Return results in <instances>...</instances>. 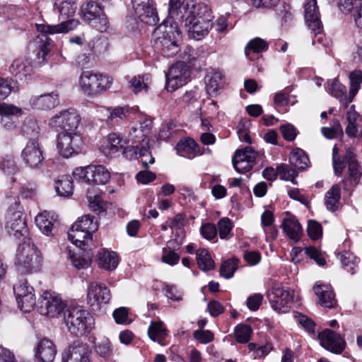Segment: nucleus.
Returning a JSON list of instances; mask_svg holds the SVG:
<instances>
[{
    "instance_id": "nucleus-34",
    "label": "nucleus",
    "mask_w": 362,
    "mask_h": 362,
    "mask_svg": "<svg viewBox=\"0 0 362 362\" xmlns=\"http://www.w3.org/2000/svg\"><path fill=\"white\" fill-rule=\"evenodd\" d=\"M106 111L107 112L106 122L111 126L118 124L129 115V109L126 106L110 107H107Z\"/></svg>"
},
{
    "instance_id": "nucleus-25",
    "label": "nucleus",
    "mask_w": 362,
    "mask_h": 362,
    "mask_svg": "<svg viewBox=\"0 0 362 362\" xmlns=\"http://www.w3.org/2000/svg\"><path fill=\"white\" fill-rule=\"evenodd\" d=\"M59 93L52 91L49 93L32 96L29 103L30 105L37 110H49L54 108L59 104Z\"/></svg>"
},
{
    "instance_id": "nucleus-10",
    "label": "nucleus",
    "mask_w": 362,
    "mask_h": 362,
    "mask_svg": "<svg viewBox=\"0 0 362 362\" xmlns=\"http://www.w3.org/2000/svg\"><path fill=\"white\" fill-rule=\"evenodd\" d=\"M73 177L76 180L88 185H105L109 181L110 174L103 165H88L76 168Z\"/></svg>"
},
{
    "instance_id": "nucleus-20",
    "label": "nucleus",
    "mask_w": 362,
    "mask_h": 362,
    "mask_svg": "<svg viewBox=\"0 0 362 362\" xmlns=\"http://www.w3.org/2000/svg\"><path fill=\"white\" fill-rule=\"evenodd\" d=\"M344 160L348 162L349 177L342 180L343 189L344 191L350 192L352 188L358 184L361 176V170L356 160L355 154L350 150L346 151Z\"/></svg>"
},
{
    "instance_id": "nucleus-45",
    "label": "nucleus",
    "mask_w": 362,
    "mask_h": 362,
    "mask_svg": "<svg viewBox=\"0 0 362 362\" xmlns=\"http://www.w3.org/2000/svg\"><path fill=\"white\" fill-rule=\"evenodd\" d=\"M349 79L350 90L349 100H346V103L352 101L353 98L355 97V95H356L360 88V86L362 83V71H354L351 72L349 75Z\"/></svg>"
},
{
    "instance_id": "nucleus-62",
    "label": "nucleus",
    "mask_w": 362,
    "mask_h": 362,
    "mask_svg": "<svg viewBox=\"0 0 362 362\" xmlns=\"http://www.w3.org/2000/svg\"><path fill=\"white\" fill-rule=\"evenodd\" d=\"M280 131L284 139L288 141H293L297 136L296 128L291 124L281 125L280 127Z\"/></svg>"
},
{
    "instance_id": "nucleus-50",
    "label": "nucleus",
    "mask_w": 362,
    "mask_h": 362,
    "mask_svg": "<svg viewBox=\"0 0 362 362\" xmlns=\"http://www.w3.org/2000/svg\"><path fill=\"white\" fill-rule=\"evenodd\" d=\"M277 171L281 180L291 181L294 185L297 184L295 178L298 172L296 168H291L288 165L282 163L277 166Z\"/></svg>"
},
{
    "instance_id": "nucleus-58",
    "label": "nucleus",
    "mask_w": 362,
    "mask_h": 362,
    "mask_svg": "<svg viewBox=\"0 0 362 362\" xmlns=\"http://www.w3.org/2000/svg\"><path fill=\"white\" fill-rule=\"evenodd\" d=\"M272 296L276 298H279L283 302L289 303L292 301V295L288 290H285L282 287L275 286L272 288Z\"/></svg>"
},
{
    "instance_id": "nucleus-8",
    "label": "nucleus",
    "mask_w": 362,
    "mask_h": 362,
    "mask_svg": "<svg viewBox=\"0 0 362 362\" xmlns=\"http://www.w3.org/2000/svg\"><path fill=\"white\" fill-rule=\"evenodd\" d=\"M83 20L90 27L103 33L106 32L110 23L100 4L89 1L81 8Z\"/></svg>"
},
{
    "instance_id": "nucleus-7",
    "label": "nucleus",
    "mask_w": 362,
    "mask_h": 362,
    "mask_svg": "<svg viewBox=\"0 0 362 362\" xmlns=\"http://www.w3.org/2000/svg\"><path fill=\"white\" fill-rule=\"evenodd\" d=\"M112 78L108 75L83 71L79 78V86L88 95L101 94L110 88Z\"/></svg>"
},
{
    "instance_id": "nucleus-27",
    "label": "nucleus",
    "mask_w": 362,
    "mask_h": 362,
    "mask_svg": "<svg viewBox=\"0 0 362 362\" xmlns=\"http://www.w3.org/2000/svg\"><path fill=\"white\" fill-rule=\"evenodd\" d=\"M281 227L286 235L293 241L298 242L303 233L302 226L298 221L290 214H286V217L284 218Z\"/></svg>"
},
{
    "instance_id": "nucleus-52",
    "label": "nucleus",
    "mask_w": 362,
    "mask_h": 362,
    "mask_svg": "<svg viewBox=\"0 0 362 362\" xmlns=\"http://www.w3.org/2000/svg\"><path fill=\"white\" fill-rule=\"evenodd\" d=\"M328 90L334 97L340 100H344L346 98V88L344 85L339 83L337 78H334L332 81L331 85L328 88Z\"/></svg>"
},
{
    "instance_id": "nucleus-54",
    "label": "nucleus",
    "mask_w": 362,
    "mask_h": 362,
    "mask_svg": "<svg viewBox=\"0 0 362 362\" xmlns=\"http://www.w3.org/2000/svg\"><path fill=\"white\" fill-rule=\"evenodd\" d=\"M95 352L102 358L110 357L112 354V347L110 341L104 338L95 346Z\"/></svg>"
},
{
    "instance_id": "nucleus-38",
    "label": "nucleus",
    "mask_w": 362,
    "mask_h": 362,
    "mask_svg": "<svg viewBox=\"0 0 362 362\" xmlns=\"http://www.w3.org/2000/svg\"><path fill=\"white\" fill-rule=\"evenodd\" d=\"M144 13H134L136 17L143 23L151 26L156 25L158 21L159 18L156 7V3L148 5V7H144L143 9Z\"/></svg>"
},
{
    "instance_id": "nucleus-17",
    "label": "nucleus",
    "mask_w": 362,
    "mask_h": 362,
    "mask_svg": "<svg viewBox=\"0 0 362 362\" xmlns=\"http://www.w3.org/2000/svg\"><path fill=\"white\" fill-rule=\"evenodd\" d=\"M83 144L82 138L76 133H59L57 146L59 153L64 158L77 154Z\"/></svg>"
},
{
    "instance_id": "nucleus-63",
    "label": "nucleus",
    "mask_w": 362,
    "mask_h": 362,
    "mask_svg": "<svg viewBox=\"0 0 362 362\" xmlns=\"http://www.w3.org/2000/svg\"><path fill=\"white\" fill-rule=\"evenodd\" d=\"M185 223V216L182 214H177L173 218H170L167 221L169 228L173 230L181 229Z\"/></svg>"
},
{
    "instance_id": "nucleus-22",
    "label": "nucleus",
    "mask_w": 362,
    "mask_h": 362,
    "mask_svg": "<svg viewBox=\"0 0 362 362\" xmlns=\"http://www.w3.org/2000/svg\"><path fill=\"white\" fill-rule=\"evenodd\" d=\"M22 114V110L11 104L5 103H0L1 125L8 131H11L16 127V121L14 117Z\"/></svg>"
},
{
    "instance_id": "nucleus-5",
    "label": "nucleus",
    "mask_w": 362,
    "mask_h": 362,
    "mask_svg": "<svg viewBox=\"0 0 362 362\" xmlns=\"http://www.w3.org/2000/svg\"><path fill=\"white\" fill-rule=\"evenodd\" d=\"M6 199L9 204L6 216L8 233L16 239L21 238H23V240L28 239L27 238L28 228L19 199L12 195H7Z\"/></svg>"
},
{
    "instance_id": "nucleus-44",
    "label": "nucleus",
    "mask_w": 362,
    "mask_h": 362,
    "mask_svg": "<svg viewBox=\"0 0 362 362\" xmlns=\"http://www.w3.org/2000/svg\"><path fill=\"white\" fill-rule=\"evenodd\" d=\"M55 190L59 196L69 197L72 195L74 190L71 179L66 175L62 176L56 182Z\"/></svg>"
},
{
    "instance_id": "nucleus-59",
    "label": "nucleus",
    "mask_w": 362,
    "mask_h": 362,
    "mask_svg": "<svg viewBox=\"0 0 362 362\" xmlns=\"http://www.w3.org/2000/svg\"><path fill=\"white\" fill-rule=\"evenodd\" d=\"M362 5V0H339V6L341 11L354 12Z\"/></svg>"
},
{
    "instance_id": "nucleus-55",
    "label": "nucleus",
    "mask_w": 362,
    "mask_h": 362,
    "mask_svg": "<svg viewBox=\"0 0 362 362\" xmlns=\"http://www.w3.org/2000/svg\"><path fill=\"white\" fill-rule=\"evenodd\" d=\"M1 170L7 175H13L17 171V166L12 156H6L0 161Z\"/></svg>"
},
{
    "instance_id": "nucleus-35",
    "label": "nucleus",
    "mask_w": 362,
    "mask_h": 362,
    "mask_svg": "<svg viewBox=\"0 0 362 362\" xmlns=\"http://www.w3.org/2000/svg\"><path fill=\"white\" fill-rule=\"evenodd\" d=\"M82 252L78 255L69 253V257L71 259L73 265L77 269H85L88 267L91 262L93 257V252L91 249L84 247L81 248Z\"/></svg>"
},
{
    "instance_id": "nucleus-28",
    "label": "nucleus",
    "mask_w": 362,
    "mask_h": 362,
    "mask_svg": "<svg viewBox=\"0 0 362 362\" xmlns=\"http://www.w3.org/2000/svg\"><path fill=\"white\" fill-rule=\"evenodd\" d=\"M313 289L318 296L319 302L322 306L328 308H333L336 306L337 300L334 293L329 285L315 284Z\"/></svg>"
},
{
    "instance_id": "nucleus-16",
    "label": "nucleus",
    "mask_w": 362,
    "mask_h": 362,
    "mask_svg": "<svg viewBox=\"0 0 362 362\" xmlns=\"http://www.w3.org/2000/svg\"><path fill=\"white\" fill-rule=\"evenodd\" d=\"M39 311L50 317H58L64 313L66 304L59 296L45 291L40 300Z\"/></svg>"
},
{
    "instance_id": "nucleus-36",
    "label": "nucleus",
    "mask_w": 362,
    "mask_h": 362,
    "mask_svg": "<svg viewBox=\"0 0 362 362\" xmlns=\"http://www.w3.org/2000/svg\"><path fill=\"white\" fill-rule=\"evenodd\" d=\"M341 199V189L339 185H334L325 195L326 208L331 211L338 209Z\"/></svg>"
},
{
    "instance_id": "nucleus-2",
    "label": "nucleus",
    "mask_w": 362,
    "mask_h": 362,
    "mask_svg": "<svg viewBox=\"0 0 362 362\" xmlns=\"http://www.w3.org/2000/svg\"><path fill=\"white\" fill-rule=\"evenodd\" d=\"M77 0H53L54 8L59 14L62 21L57 25H41L40 31L47 34L66 33L74 30L79 21L71 17L77 9Z\"/></svg>"
},
{
    "instance_id": "nucleus-33",
    "label": "nucleus",
    "mask_w": 362,
    "mask_h": 362,
    "mask_svg": "<svg viewBox=\"0 0 362 362\" xmlns=\"http://www.w3.org/2000/svg\"><path fill=\"white\" fill-rule=\"evenodd\" d=\"M223 74L217 69H212L206 75V90L211 96L217 95L218 90L221 86Z\"/></svg>"
},
{
    "instance_id": "nucleus-46",
    "label": "nucleus",
    "mask_w": 362,
    "mask_h": 362,
    "mask_svg": "<svg viewBox=\"0 0 362 362\" xmlns=\"http://www.w3.org/2000/svg\"><path fill=\"white\" fill-rule=\"evenodd\" d=\"M18 89L16 81L11 78L0 77V99L7 98L12 92Z\"/></svg>"
},
{
    "instance_id": "nucleus-1",
    "label": "nucleus",
    "mask_w": 362,
    "mask_h": 362,
    "mask_svg": "<svg viewBox=\"0 0 362 362\" xmlns=\"http://www.w3.org/2000/svg\"><path fill=\"white\" fill-rule=\"evenodd\" d=\"M153 47L165 57L175 56L180 50L181 32L176 25L163 24L153 32Z\"/></svg>"
},
{
    "instance_id": "nucleus-56",
    "label": "nucleus",
    "mask_w": 362,
    "mask_h": 362,
    "mask_svg": "<svg viewBox=\"0 0 362 362\" xmlns=\"http://www.w3.org/2000/svg\"><path fill=\"white\" fill-rule=\"evenodd\" d=\"M307 233L312 240H317L322 235L321 225L315 221H309L308 223Z\"/></svg>"
},
{
    "instance_id": "nucleus-51",
    "label": "nucleus",
    "mask_w": 362,
    "mask_h": 362,
    "mask_svg": "<svg viewBox=\"0 0 362 362\" xmlns=\"http://www.w3.org/2000/svg\"><path fill=\"white\" fill-rule=\"evenodd\" d=\"M252 329L247 325H238L235 329V337L238 342L245 344L249 341L251 337Z\"/></svg>"
},
{
    "instance_id": "nucleus-41",
    "label": "nucleus",
    "mask_w": 362,
    "mask_h": 362,
    "mask_svg": "<svg viewBox=\"0 0 362 362\" xmlns=\"http://www.w3.org/2000/svg\"><path fill=\"white\" fill-rule=\"evenodd\" d=\"M289 161L295 168L303 170L308 167L309 158L303 150L296 148L291 153Z\"/></svg>"
},
{
    "instance_id": "nucleus-3",
    "label": "nucleus",
    "mask_w": 362,
    "mask_h": 362,
    "mask_svg": "<svg viewBox=\"0 0 362 362\" xmlns=\"http://www.w3.org/2000/svg\"><path fill=\"white\" fill-rule=\"evenodd\" d=\"M64 321L69 332L76 336L89 333L94 327V319L81 306L69 307L64 313Z\"/></svg>"
},
{
    "instance_id": "nucleus-19",
    "label": "nucleus",
    "mask_w": 362,
    "mask_h": 362,
    "mask_svg": "<svg viewBox=\"0 0 362 362\" xmlns=\"http://www.w3.org/2000/svg\"><path fill=\"white\" fill-rule=\"evenodd\" d=\"M22 158L30 168L37 169L42 165L44 160L42 151L36 139L33 138L27 143L22 151Z\"/></svg>"
},
{
    "instance_id": "nucleus-60",
    "label": "nucleus",
    "mask_w": 362,
    "mask_h": 362,
    "mask_svg": "<svg viewBox=\"0 0 362 362\" xmlns=\"http://www.w3.org/2000/svg\"><path fill=\"white\" fill-rule=\"evenodd\" d=\"M219 236L221 239H225L229 235L232 229V223L228 218L221 219L218 223Z\"/></svg>"
},
{
    "instance_id": "nucleus-4",
    "label": "nucleus",
    "mask_w": 362,
    "mask_h": 362,
    "mask_svg": "<svg viewBox=\"0 0 362 362\" xmlns=\"http://www.w3.org/2000/svg\"><path fill=\"white\" fill-rule=\"evenodd\" d=\"M42 257L37 248L30 238L20 243L16 250L15 266L22 274L37 271L41 266Z\"/></svg>"
},
{
    "instance_id": "nucleus-26",
    "label": "nucleus",
    "mask_w": 362,
    "mask_h": 362,
    "mask_svg": "<svg viewBox=\"0 0 362 362\" xmlns=\"http://www.w3.org/2000/svg\"><path fill=\"white\" fill-rule=\"evenodd\" d=\"M304 17L306 25L310 30H317L321 27V21L317 0H308L304 5Z\"/></svg>"
},
{
    "instance_id": "nucleus-29",
    "label": "nucleus",
    "mask_w": 362,
    "mask_h": 362,
    "mask_svg": "<svg viewBox=\"0 0 362 362\" xmlns=\"http://www.w3.org/2000/svg\"><path fill=\"white\" fill-rule=\"evenodd\" d=\"M56 221L57 216L55 214L47 211L39 214L35 217L36 226L46 235H49L52 233Z\"/></svg>"
},
{
    "instance_id": "nucleus-39",
    "label": "nucleus",
    "mask_w": 362,
    "mask_h": 362,
    "mask_svg": "<svg viewBox=\"0 0 362 362\" xmlns=\"http://www.w3.org/2000/svg\"><path fill=\"white\" fill-rule=\"evenodd\" d=\"M69 239L78 247L81 246H88V241L91 240L93 234H90L82 229L75 228L74 226H71L70 231L68 233Z\"/></svg>"
},
{
    "instance_id": "nucleus-14",
    "label": "nucleus",
    "mask_w": 362,
    "mask_h": 362,
    "mask_svg": "<svg viewBox=\"0 0 362 362\" xmlns=\"http://www.w3.org/2000/svg\"><path fill=\"white\" fill-rule=\"evenodd\" d=\"M13 292L21 310L30 312L35 305L34 289L28 285L26 279L20 280L13 286Z\"/></svg>"
},
{
    "instance_id": "nucleus-40",
    "label": "nucleus",
    "mask_w": 362,
    "mask_h": 362,
    "mask_svg": "<svg viewBox=\"0 0 362 362\" xmlns=\"http://www.w3.org/2000/svg\"><path fill=\"white\" fill-rule=\"evenodd\" d=\"M268 49V44L267 42L259 37H256L251 40L246 45L245 53L248 59L252 61L253 54H259L264 52Z\"/></svg>"
},
{
    "instance_id": "nucleus-47",
    "label": "nucleus",
    "mask_w": 362,
    "mask_h": 362,
    "mask_svg": "<svg viewBox=\"0 0 362 362\" xmlns=\"http://www.w3.org/2000/svg\"><path fill=\"white\" fill-rule=\"evenodd\" d=\"M238 259L235 258L228 259L224 261L220 267V275L226 279H230L233 276L238 268Z\"/></svg>"
},
{
    "instance_id": "nucleus-13",
    "label": "nucleus",
    "mask_w": 362,
    "mask_h": 362,
    "mask_svg": "<svg viewBox=\"0 0 362 362\" xmlns=\"http://www.w3.org/2000/svg\"><path fill=\"white\" fill-rule=\"evenodd\" d=\"M165 77L168 90L174 91L187 83L190 71L184 62H180L170 67Z\"/></svg>"
},
{
    "instance_id": "nucleus-12",
    "label": "nucleus",
    "mask_w": 362,
    "mask_h": 362,
    "mask_svg": "<svg viewBox=\"0 0 362 362\" xmlns=\"http://www.w3.org/2000/svg\"><path fill=\"white\" fill-rule=\"evenodd\" d=\"M111 298L110 289L103 284L92 281L87 289V303L93 311H98L109 303Z\"/></svg>"
},
{
    "instance_id": "nucleus-9",
    "label": "nucleus",
    "mask_w": 362,
    "mask_h": 362,
    "mask_svg": "<svg viewBox=\"0 0 362 362\" xmlns=\"http://www.w3.org/2000/svg\"><path fill=\"white\" fill-rule=\"evenodd\" d=\"M198 11L186 21L184 25L189 37L199 40L206 36L213 27L211 11L206 5V11L199 14Z\"/></svg>"
},
{
    "instance_id": "nucleus-23",
    "label": "nucleus",
    "mask_w": 362,
    "mask_h": 362,
    "mask_svg": "<svg viewBox=\"0 0 362 362\" xmlns=\"http://www.w3.org/2000/svg\"><path fill=\"white\" fill-rule=\"evenodd\" d=\"M8 71L16 80L22 81L30 79L33 74L31 62L25 58L14 59L8 67Z\"/></svg>"
},
{
    "instance_id": "nucleus-11",
    "label": "nucleus",
    "mask_w": 362,
    "mask_h": 362,
    "mask_svg": "<svg viewBox=\"0 0 362 362\" xmlns=\"http://www.w3.org/2000/svg\"><path fill=\"white\" fill-rule=\"evenodd\" d=\"M262 156L260 152L255 151L252 147L247 146L243 149L235 151L232 162L235 170L241 174L250 171L257 160Z\"/></svg>"
},
{
    "instance_id": "nucleus-61",
    "label": "nucleus",
    "mask_w": 362,
    "mask_h": 362,
    "mask_svg": "<svg viewBox=\"0 0 362 362\" xmlns=\"http://www.w3.org/2000/svg\"><path fill=\"white\" fill-rule=\"evenodd\" d=\"M113 317L117 324H130L131 320L129 319L127 309L122 307L116 309L113 313Z\"/></svg>"
},
{
    "instance_id": "nucleus-30",
    "label": "nucleus",
    "mask_w": 362,
    "mask_h": 362,
    "mask_svg": "<svg viewBox=\"0 0 362 362\" xmlns=\"http://www.w3.org/2000/svg\"><path fill=\"white\" fill-rule=\"evenodd\" d=\"M98 266L108 271L114 270L118 264V257L115 252L102 249L96 256Z\"/></svg>"
},
{
    "instance_id": "nucleus-57",
    "label": "nucleus",
    "mask_w": 362,
    "mask_h": 362,
    "mask_svg": "<svg viewBox=\"0 0 362 362\" xmlns=\"http://www.w3.org/2000/svg\"><path fill=\"white\" fill-rule=\"evenodd\" d=\"M200 233L205 239L213 240L216 238L217 228L214 224L207 223L201 226Z\"/></svg>"
},
{
    "instance_id": "nucleus-64",
    "label": "nucleus",
    "mask_w": 362,
    "mask_h": 362,
    "mask_svg": "<svg viewBox=\"0 0 362 362\" xmlns=\"http://www.w3.org/2000/svg\"><path fill=\"white\" fill-rule=\"evenodd\" d=\"M195 339L202 344H208L214 339V334L210 330H196L193 333Z\"/></svg>"
},
{
    "instance_id": "nucleus-37",
    "label": "nucleus",
    "mask_w": 362,
    "mask_h": 362,
    "mask_svg": "<svg viewBox=\"0 0 362 362\" xmlns=\"http://www.w3.org/2000/svg\"><path fill=\"white\" fill-rule=\"evenodd\" d=\"M175 148L182 156L194 157L199 151L198 144L189 138L181 139L177 144Z\"/></svg>"
},
{
    "instance_id": "nucleus-32",
    "label": "nucleus",
    "mask_w": 362,
    "mask_h": 362,
    "mask_svg": "<svg viewBox=\"0 0 362 362\" xmlns=\"http://www.w3.org/2000/svg\"><path fill=\"white\" fill-rule=\"evenodd\" d=\"M151 129V122L144 120L142 122L131 127L129 132V139L133 144H137L143 141Z\"/></svg>"
},
{
    "instance_id": "nucleus-18",
    "label": "nucleus",
    "mask_w": 362,
    "mask_h": 362,
    "mask_svg": "<svg viewBox=\"0 0 362 362\" xmlns=\"http://www.w3.org/2000/svg\"><path fill=\"white\" fill-rule=\"evenodd\" d=\"M91 350L89 345L81 340H76L67 351L62 354V362H91Z\"/></svg>"
},
{
    "instance_id": "nucleus-15",
    "label": "nucleus",
    "mask_w": 362,
    "mask_h": 362,
    "mask_svg": "<svg viewBox=\"0 0 362 362\" xmlns=\"http://www.w3.org/2000/svg\"><path fill=\"white\" fill-rule=\"evenodd\" d=\"M81 117L75 109H68L54 116L49 124L56 129L64 130L62 133H74L78 127Z\"/></svg>"
},
{
    "instance_id": "nucleus-31",
    "label": "nucleus",
    "mask_w": 362,
    "mask_h": 362,
    "mask_svg": "<svg viewBox=\"0 0 362 362\" xmlns=\"http://www.w3.org/2000/svg\"><path fill=\"white\" fill-rule=\"evenodd\" d=\"M346 119L347 121L346 134L349 136H356L358 128L362 127V117L355 111L354 105L347 111Z\"/></svg>"
},
{
    "instance_id": "nucleus-49",
    "label": "nucleus",
    "mask_w": 362,
    "mask_h": 362,
    "mask_svg": "<svg viewBox=\"0 0 362 362\" xmlns=\"http://www.w3.org/2000/svg\"><path fill=\"white\" fill-rule=\"evenodd\" d=\"M75 228L82 229L90 234H93L98 228L96 223L94 222L93 217L90 215L83 216L80 220L74 223Z\"/></svg>"
},
{
    "instance_id": "nucleus-53",
    "label": "nucleus",
    "mask_w": 362,
    "mask_h": 362,
    "mask_svg": "<svg viewBox=\"0 0 362 362\" xmlns=\"http://www.w3.org/2000/svg\"><path fill=\"white\" fill-rule=\"evenodd\" d=\"M124 144H126V141L116 133L110 134L107 138L106 148L113 153L117 152L119 148H123Z\"/></svg>"
},
{
    "instance_id": "nucleus-42",
    "label": "nucleus",
    "mask_w": 362,
    "mask_h": 362,
    "mask_svg": "<svg viewBox=\"0 0 362 362\" xmlns=\"http://www.w3.org/2000/svg\"><path fill=\"white\" fill-rule=\"evenodd\" d=\"M196 257L198 267L202 271L206 272L214 268L215 263L206 249L200 248L197 250Z\"/></svg>"
},
{
    "instance_id": "nucleus-24",
    "label": "nucleus",
    "mask_w": 362,
    "mask_h": 362,
    "mask_svg": "<svg viewBox=\"0 0 362 362\" xmlns=\"http://www.w3.org/2000/svg\"><path fill=\"white\" fill-rule=\"evenodd\" d=\"M56 354L55 345L47 338L41 339L35 349V358L37 362H52Z\"/></svg>"
},
{
    "instance_id": "nucleus-43",
    "label": "nucleus",
    "mask_w": 362,
    "mask_h": 362,
    "mask_svg": "<svg viewBox=\"0 0 362 362\" xmlns=\"http://www.w3.org/2000/svg\"><path fill=\"white\" fill-rule=\"evenodd\" d=\"M148 334L151 340L161 344V341L167 335V329L162 322H151Z\"/></svg>"
},
{
    "instance_id": "nucleus-6",
    "label": "nucleus",
    "mask_w": 362,
    "mask_h": 362,
    "mask_svg": "<svg viewBox=\"0 0 362 362\" xmlns=\"http://www.w3.org/2000/svg\"><path fill=\"white\" fill-rule=\"evenodd\" d=\"M206 11V4L198 2L197 0H170L168 15L173 20L170 25H177L178 23H184L189 21L198 11L199 14Z\"/></svg>"
},
{
    "instance_id": "nucleus-48",
    "label": "nucleus",
    "mask_w": 362,
    "mask_h": 362,
    "mask_svg": "<svg viewBox=\"0 0 362 362\" xmlns=\"http://www.w3.org/2000/svg\"><path fill=\"white\" fill-rule=\"evenodd\" d=\"M341 262L343 267L351 274H355L359 259L351 252H344L341 255Z\"/></svg>"
},
{
    "instance_id": "nucleus-21",
    "label": "nucleus",
    "mask_w": 362,
    "mask_h": 362,
    "mask_svg": "<svg viewBox=\"0 0 362 362\" xmlns=\"http://www.w3.org/2000/svg\"><path fill=\"white\" fill-rule=\"evenodd\" d=\"M320 344L327 350L334 353L341 354L345 349L346 342L340 334L329 329H325L319 333Z\"/></svg>"
}]
</instances>
